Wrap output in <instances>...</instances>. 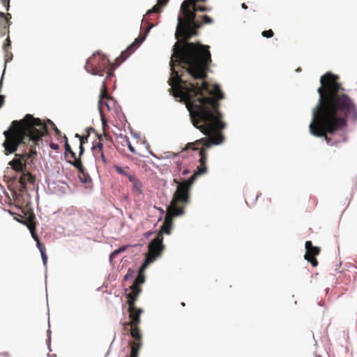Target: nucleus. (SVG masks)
<instances>
[{
    "label": "nucleus",
    "mask_w": 357,
    "mask_h": 357,
    "mask_svg": "<svg viewBox=\"0 0 357 357\" xmlns=\"http://www.w3.org/2000/svg\"><path fill=\"white\" fill-rule=\"evenodd\" d=\"M128 149L130 150V152H132L133 153H136V151H135V148L132 146V144L129 142H128Z\"/></svg>",
    "instance_id": "nucleus-33"
},
{
    "label": "nucleus",
    "mask_w": 357,
    "mask_h": 357,
    "mask_svg": "<svg viewBox=\"0 0 357 357\" xmlns=\"http://www.w3.org/2000/svg\"><path fill=\"white\" fill-rule=\"evenodd\" d=\"M202 145L203 147L199 152L200 159L199 166L197 167V170L193 173V174L190 176V178L188 180L183 181L182 182H178L176 179L174 180V182L177 183V188L173 195L172 199L171 201L170 205L167 207V214L165 218V220L163 222L162 225L161 226L160 231L159 234L162 235L163 234H170L171 230L173 225V218L177 215H181L184 213L185 207L190 202V191L192 187V185L197 179V178L204 174L207 171L206 167V160H207V153L205 149H208L204 145V142H202L200 144L197 143V141L194 143H189L187 144L186 148H191L192 149H197L195 147V145ZM211 144V145H212ZM211 146H209V148Z\"/></svg>",
    "instance_id": "nucleus-4"
},
{
    "label": "nucleus",
    "mask_w": 357,
    "mask_h": 357,
    "mask_svg": "<svg viewBox=\"0 0 357 357\" xmlns=\"http://www.w3.org/2000/svg\"><path fill=\"white\" fill-rule=\"evenodd\" d=\"M306 252L304 255L305 260L309 261L313 267H317L319 264L316 257L321 252V248L317 246H314L312 241H307L305 242Z\"/></svg>",
    "instance_id": "nucleus-10"
},
{
    "label": "nucleus",
    "mask_w": 357,
    "mask_h": 357,
    "mask_svg": "<svg viewBox=\"0 0 357 357\" xmlns=\"http://www.w3.org/2000/svg\"><path fill=\"white\" fill-rule=\"evenodd\" d=\"M22 174L19 179V183L21 184L22 188H25L27 183L34 184L36 178L29 172L26 169L21 172Z\"/></svg>",
    "instance_id": "nucleus-12"
},
{
    "label": "nucleus",
    "mask_w": 357,
    "mask_h": 357,
    "mask_svg": "<svg viewBox=\"0 0 357 357\" xmlns=\"http://www.w3.org/2000/svg\"><path fill=\"white\" fill-rule=\"evenodd\" d=\"M50 147H51V149H52L54 150H58L59 149V144H54V143H51Z\"/></svg>",
    "instance_id": "nucleus-34"
},
{
    "label": "nucleus",
    "mask_w": 357,
    "mask_h": 357,
    "mask_svg": "<svg viewBox=\"0 0 357 357\" xmlns=\"http://www.w3.org/2000/svg\"><path fill=\"white\" fill-rule=\"evenodd\" d=\"M10 13H7L5 14L3 12H0V27L9 28L11 24L10 21Z\"/></svg>",
    "instance_id": "nucleus-14"
},
{
    "label": "nucleus",
    "mask_w": 357,
    "mask_h": 357,
    "mask_svg": "<svg viewBox=\"0 0 357 357\" xmlns=\"http://www.w3.org/2000/svg\"><path fill=\"white\" fill-rule=\"evenodd\" d=\"M101 140H102V137L100 136L98 137V140L97 142H94L93 143V146L91 148V151H92L93 155L95 158L96 162L100 158L101 153L103 152V144L101 142Z\"/></svg>",
    "instance_id": "nucleus-13"
},
{
    "label": "nucleus",
    "mask_w": 357,
    "mask_h": 357,
    "mask_svg": "<svg viewBox=\"0 0 357 357\" xmlns=\"http://www.w3.org/2000/svg\"><path fill=\"white\" fill-rule=\"evenodd\" d=\"M169 0H158L157 4H155L151 10H149L146 13L149 15L152 13H160L161 8L165 6Z\"/></svg>",
    "instance_id": "nucleus-15"
},
{
    "label": "nucleus",
    "mask_w": 357,
    "mask_h": 357,
    "mask_svg": "<svg viewBox=\"0 0 357 357\" xmlns=\"http://www.w3.org/2000/svg\"><path fill=\"white\" fill-rule=\"evenodd\" d=\"M320 82L319 102L312 111L310 132L314 136L324 137L329 145H335L344 140L343 136L340 135L339 139L331 136L345 127L347 120H357V107L345 93L337 75L327 73L321 77Z\"/></svg>",
    "instance_id": "nucleus-2"
},
{
    "label": "nucleus",
    "mask_w": 357,
    "mask_h": 357,
    "mask_svg": "<svg viewBox=\"0 0 357 357\" xmlns=\"http://www.w3.org/2000/svg\"><path fill=\"white\" fill-rule=\"evenodd\" d=\"M241 7H242V8H243V9H247V8H248V6H247V5H246L245 3H243L241 4Z\"/></svg>",
    "instance_id": "nucleus-39"
},
{
    "label": "nucleus",
    "mask_w": 357,
    "mask_h": 357,
    "mask_svg": "<svg viewBox=\"0 0 357 357\" xmlns=\"http://www.w3.org/2000/svg\"><path fill=\"white\" fill-rule=\"evenodd\" d=\"M29 229L31 231V236L33 238V239L37 241L39 240V238L37 235V234L36 233V227H35V225H33V224H30L29 225Z\"/></svg>",
    "instance_id": "nucleus-22"
},
{
    "label": "nucleus",
    "mask_w": 357,
    "mask_h": 357,
    "mask_svg": "<svg viewBox=\"0 0 357 357\" xmlns=\"http://www.w3.org/2000/svg\"><path fill=\"white\" fill-rule=\"evenodd\" d=\"M107 161L106 157H105L104 151H103L102 153H101L100 158L96 161V164L98 165L105 166L107 165Z\"/></svg>",
    "instance_id": "nucleus-21"
},
{
    "label": "nucleus",
    "mask_w": 357,
    "mask_h": 357,
    "mask_svg": "<svg viewBox=\"0 0 357 357\" xmlns=\"http://www.w3.org/2000/svg\"><path fill=\"white\" fill-rule=\"evenodd\" d=\"M128 326H130V335L133 338V340L130 342L131 352L129 357H138L139 351L142 344V337L139 325Z\"/></svg>",
    "instance_id": "nucleus-7"
},
{
    "label": "nucleus",
    "mask_w": 357,
    "mask_h": 357,
    "mask_svg": "<svg viewBox=\"0 0 357 357\" xmlns=\"http://www.w3.org/2000/svg\"><path fill=\"white\" fill-rule=\"evenodd\" d=\"M125 250H126V248H125V247H121V248H120L119 249H118V250L119 251V252H123Z\"/></svg>",
    "instance_id": "nucleus-41"
},
{
    "label": "nucleus",
    "mask_w": 357,
    "mask_h": 357,
    "mask_svg": "<svg viewBox=\"0 0 357 357\" xmlns=\"http://www.w3.org/2000/svg\"><path fill=\"white\" fill-rule=\"evenodd\" d=\"M82 135H79V134H75V137L77 138H79V139H80V137H82Z\"/></svg>",
    "instance_id": "nucleus-42"
},
{
    "label": "nucleus",
    "mask_w": 357,
    "mask_h": 357,
    "mask_svg": "<svg viewBox=\"0 0 357 357\" xmlns=\"http://www.w3.org/2000/svg\"><path fill=\"white\" fill-rule=\"evenodd\" d=\"M48 122H49V123H50L52 125V128L55 132V134L59 136L61 135V131L56 128L55 124L50 120H48Z\"/></svg>",
    "instance_id": "nucleus-27"
},
{
    "label": "nucleus",
    "mask_w": 357,
    "mask_h": 357,
    "mask_svg": "<svg viewBox=\"0 0 357 357\" xmlns=\"http://www.w3.org/2000/svg\"><path fill=\"white\" fill-rule=\"evenodd\" d=\"M163 236L161 234H158L157 236L153 239L149 244V252L146 256L144 263L149 264L155 259L160 257L164 250V245L162 243Z\"/></svg>",
    "instance_id": "nucleus-6"
},
{
    "label": "nucleus",
    "mask_w": 357,
    "mask_h": 357,
    "mask_svg": "<svg viewBox=\"0 0 357 357\" xmlns=\"http://www.w3.org/2000/svg\"><path fill=\"white\" fill-rule=\"evenodd\" d=\"M130 269L128 270V273L125 275L124 279L128 280L130 277H131V274H130Z\"/></svg>",
    "instance_id": "nucleus-38"
},
{
    "label": "nucleus",
    "mask_w": 357,
    "mask_h": 357,
    "mask_svg": "<svg viewBox=\"0 0 357 357\" xmlns=\"http://www.w3.org/2000/svg\"><path fill=\"white\" fill-rule=\"evenodd\" d=\"M11 45V41L10 40L9 36H8L7 38L5 40V43L3 45V49L4 52H7L8 50H9Z\"/></svg>",
    "instance_id": "nucleus-23"
},
{
    "label": "nucleus",
    "mask_w": 357,
    "mask_h": 357,
    "mask_svg": "<svg viewBox=\"0 0 357 357\" xmlns=\"http://www.w3.org/2000/svg\"><path fill=\"white\" fill-rule=\"evenodd\" d=\"M89 136V134H87V135H85V136H84V135H82V136L80 137V139H79V142H80V144H82V145H84V144L85 142H87V139H88Z\"/></svg>",
    "instance_id": "nucleus-30"
},
{
    "label": "nucleus",
    "mask_w": 357,
    "mask_h": 357,
    "mask_svg": "<svg viewBox=\"0 0 357 357\" xmlns=\"http://www.w3.org/2000/svg\"><path fill=\"white\" fill-rule=\"evenodd\" d=\"M114 168L118 174L123 175L125 176L129 173V168L128 167H121L119 165H114Z\"/></svg>",
    "instance_id": "nucleus-19"
},
{
    "label": "nucleus",
    "mask_w": 357,
    "mask_h": 357,
    "mask_svg": "<svg viewBox=\"0 0 357 357\" xmlns=\"http://www.w3.org/2000/svg\"><path fill=\"white\" fill-rule=\"evenodd\" d=\"M261 35L265 38H271L273 36L274 33L272 29H269L262 31Z\"/></svg>",
    "instance_id": "nucleus-24"
},
{
    "label": "nucleus",
    "mask_w": 357,
    "mask_h": 357,
    "mask_svg": "<svg viewBox=\"0 0 357 357\" xmlns=\"http://www.w3.org/2000/svg\"><path fill=\"white\" fill-rule=\"evenodd\" d=\"M77 169L79 172L84 173V166L82 165V161L79 158H75L73 161L70 162Z\"/></svg>",
    "instance_id": "nucleus-16"
},
{
    "label": "nucleus",
    "mask_w": 357,
    "mask_h": 357,
    "mask_svg": "<svg viewBox=\"0 0 357 357\" xmlns=\"http://www.w3.org/2000/svg\"><path fill=\"white\" fill-rule=\"evenodd\" d=\"M128 298V312H129V318L130 321L125 324V325H139L141 322L140 316L142 313V310L140 308H137L135 306V302L137 298Z\"/></svg>",
    "instance_id": "nucleus-9"
},
{
    "label": "nucleus",
    "mask_w": 357,
    "mask_h": 357,
    "mask_svg": "<svg viewBox=\"0 0 357 357\" xmlns=\"http://www.w3.org/2000/svg\"><path fill=\"white\" fill-rule=\"evenodd\" d=\"M119 251L118 250L114 251L112 255H111V257H116L118 254H119Z\"/></svg>",
    "instance_id": "nucleus-37"
},
{
    "label": "nucleus",
    "mask_w": 357,
    "mask_h": 357,
    "mask_svg": "<svg viewBox=\"0 0 357 357\" xmlns=\"http://www.w3.org/2000/svg\"><path fill=\"white\" fill-rule=\"evenodd\" d=\"M126 176L130 182H133L136 178H137L134 174L130 173H128Z\"/></svg>",
    "instance_id": "nucleus-31"
},
{
    "label": "nucleus",
    "mask_w": 357,
    "mask_h": 357,
    "mask_svg": "<svg viewBox=\"0 0 357 357\" xmlns=\"http://www.w3.org/2000/svg\"><path fill=\"white\" fill-rule=\"evenodd\" d=\"M36 243L37 247L40 250V253L45 252V247L43 243H40V240L37 241Z\"/></svg>",
    "instance_id": "nucleus-28"
},
{
    "label": "nucleus",
    "mask_w": 357,
    "mask_h": 357,
    "mask_svg": "<svg viewBox=\"0 0 357 357\" xmlns=\"http://www.w3.org/2000/svg\"><path fill=\"white\" fill-rule=\"evenodd\" d=\"M1 2L6 8V10H8L10 8V0H1Z\"/></svg>",
    "instance_id": "nucleus-29"
},
{
    "label": "nucleus",
    "mask_w": 357,
    "mask_h": 357,
    "mask_svg": "<svg viewBox=\"0 0 357 357\" xmlns=\"http://www.w3.org/2000/svg\"><path fill=\"white\" fill-rule=\"evenodd\" d=\"M149 264L143 263L141 266L138 275L135 278L132 285L130 287L131 292L127 294V297L137 298L139 294L142 292L140 285L145 282L144 270Z\"/></svg>",
    "instance_id": "nucleus-8"
},
{
    "label": "nucleus",
    "mask_w": 357,
    "mask_h": 357,
    "mask_svg": "<svg viewBox=\"0 0 357 357\" xmlns=\"http://www.w3.org/2000/svg\"><path fill=\"white\" fill-rule=\"evenodd\" d=\"M144 40V38H138L135 40V41L129 45L127 49L125 51H123L119 56V57H117L115 60V63L116 66H119L121 63L124 61L130 54L133 52V51L139 47V45L142 43Z\"/></svg>",
    "instance_id": "nucleus-11"
},
{
    "label": "nucleus",
    "mask_w": 357,
    "mask_h": 357,
    "mask_svg": "<svg viewBox=\"0 0 357 357\" xmlns=\"http://www.w3.org/2000/svg\"><path fill=\"white\" fill-rule=\"evenodd\" d=\"M105 98H108V95L107 92V86L105 83V82L102 83V89L100 93V100L99 102L100 103L102 100Z\"/></svg>",
    "instance_id": "nucleus-20"
},
{
    "label": "nucleus",
    "mask_w": 357,
    "mask_h": 357,
    "mask_svg": "<svg viewBox=\"0 0 357 357\" xmlns=\"http://www.w3.org/2000/svg\"><path fill=\"white\" fill-rule=\"evenodd\" d=\"M132 183V189L133 190L136 191L138 194H142V183L139 181L138 178H136Z\"/></svg>",
    "instance_id": "nucleus-17"
},
{
    "label": "nucleus",
    "mask_w": 357,
    "mask_h": 357,
    "mask_svg": "<svg viewBox=\"0 0 357 357\" xmlns=\"http://www.w3.org/2000/svg\"><path fill=\"white\" fill-rule=\"evenodd\" d=\"M109 61L108 59L99 52L93 54L86 61L85 68L88 73L94 75L103 76L107 70V76L113 75L112 68H108Z\"/></svg>",
    "instance_id": "nucleus-5"
},
{
    "label": "nucleus",
    "mask_w": 357,
    "mask_h": 357,
    "mask_svg": "<svg viewBox=\"0 0 357 357\" xmlns=\"http://www.w3.org/2000/svg\"><path fill=\"white\" fill-rule=\"evenodd\" d=\"M48 134L47 125L38 118L26 114L20 121H13L9 128L3 132L5 141L3 144L6 154L13 153L20 144H27L22 153H15V158L9 165L16 172L26 169L27 160H33L36 155V146L42 142V137Z\"/></svg>",
    "instance_id": "nucleus-3"
},
{
    "label": "nucleus",
    "mask_w": 357,
    "mask_h": 357,
    "mask_svg": "<svg viewBox=\"0 0 357 357\" xmlns=\"http://www.w3.org/2000/svg\"><path fill=\"white\" fill-rule=\"evenodd\" d=\"M64 138L66 139V143H65V153L66 154L67 153H69L70 154V156L73 159H75V158L77 157L76 156V154L71 149L68 142V138L65 135L64 136Z\"/></svg>",
    "instance_id": "nucleus-18"
},
{
    "label": "nucleus",
    "mask_w": 357,
    "mask_h": 357,
    "mask_svg": "<svg viewBox=\"0 0 357 357\" xmlns=\"http://www.w3.org/2000/svg\"><path fill=\"white\" fill-rule=\"evenodd\" d=\"M40 254H41V257H42L43 261L44 264H46L47 261V255L45 254V252H42Z\"/></svg>",
    "instance_id": "nucleus-32"
},
{
    "label": "nucleus",
    "mask_w": 357,
    "mask_h": 357,
    "mask_svg": "<svg viewBox=\"0 0 357 357\" xmlns=\"http://www.w3.org/2000/svg\"><path fill=\"white\" fill-rule=\"evenodd\" d=\"M181 305H182L183 306H185V303H181Z\"/></svg>",
    "instance_id": "nucleus-43"
},
{
    "label": "nucleus",
    "mask_w": 357,
    "mask_h": 357,
    "mask_svg": "<svg viewBox=\"0 0 357 357\" xmlns=\"http://www.w3.org/2000/svg\"><path fill=\"white\" fill-rule=\"evenodd\" d=\"M4 99L5 96L3 95H0V107L3 105L4 103Z\"/></svg>",
    "instance_id": "nucleus-36"
},
{
    "label": "nucleus",
    "mask_w": 357,
    "mask_h": 357,
    "mask_svg": "<svg viewBox=\"0 0 357 357\" xmlns=\"http://www.w3.org/2000/svg\"><path fill=\"white\" fill-rule=\"evenodd\" d=\"M207 1L184 0L181 5L175 33L178 40L174 45L169 62L172 73L168 83L174 96L185 102L193 126L208 136L197 140V143L204 142V145L209 147L211 144L218 145L224 141L220 131L226 124L222 121L219 102L224 98V93L218 84L211 89L204 80L212 62L210 47L189 42L198 35L203 24L213 22L206 15L200 17L202 22L196 20L197 12L212 10L211 6L205 5Z\"/></svg>",
    "instance_id": "nucleus-1"
},
{
    "label": "nucleus",
    "mask_w": 357,
    "mask_h": 357,
    "mask_svg": "<svg viewBox=\"0 0 357 357\" xmlns=\"http://www.w3.org/2000/svg\"><path fill=\"white\" fill-rule=\"evenodd\" d=\"M9 33V28L0 27V36L1 37L8 35Z\"/></svg>",
    "instance_id": "nucleus-25"
},
{
    "label": "nucleus",
    "mask_w": 357,
    "mask_h": 357,
    "mask_svg": "<svg viewBox=\"0 0 357 357\" xmlns=\"http://www.w3.org/2000/svg\"><path fill=\"white\" fill-rule=\"evenodd\" d=\"M79 155L80 157L83 154V153L84 151V145L79 144Z\"/></svg>",
    "instance_id": "nucleus-35"
},
{
    "label": "nucleus",
    "mask_w": 357,
    "mask_h": 357,
    "mask_svg": "<svg viewBox=\"0 0 357 357\" xmlns=\"http://www.w3.org/2000/svg\"><path fill=\"white\" fill-rule=\"evenodd\" d=\"M5 52V62L7 63L12 59L13 54L9 51V50H8L7 52Z\"/></svg>",
    "instance_id": "nucleus-26"
},
{
    "label": "nucleus",
    "mask_w": 357,
    "mask_h": 357,
    "mask_svg": "<svg viewBox=\"0 0 357 357\" xmlns=\"http://www.w3.org/2000/svg\"><path fill=\"white\" fill-rule=\"evenodd\" d=\"M188 173H189V171L187 169H185V170H183L182 174L185 176V175H187Z\"/></svg>",
    "instance_id": "nucleus-40"
}]
</instances>
